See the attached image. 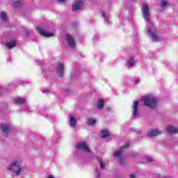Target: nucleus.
<instances>
[{"instance_id":"f257e3e1","label":"nucleus","mask_w":178,"mask_h":178,"mask_svg":"<svg viewBox=\"0 0 178 178\" xmlns=\"http://www.w3.org/2000/svg\"><path fill=\"white\" fill-rule=\"evenodd\" d=\"M142 15L146 22L145 31L152 40V42H156V26L151 20V13H149V6L144 3L142 6Z\"/></svg>"},{"instance_id":"f03ea898","label":"nucleus","mask_w":178,"mask_h":178,"mask_svg":"<svg viewBox=\"0 0 178 178\" xmlns=\"http://www.w3.org/2000/svg\"><path fill=\"white\" fill-rule=\"evenodd\" d=\"M8 170L14 172L16 176L20 175L21 172H23L22 167V161L19 160L13 161L10 165L8 166Z\"/></svg>"},{"instance_id":"7ed1b4c3","label":"nucleus","mask_w":178,"mask_h":178,"mask_svg":"<svg viewBox=\"0 0 178 178\" xmlns=\"http://www.w3.org/2000/svg\"><path fill=\"white\" fill-rule=\"evenodd\" d=\"M142 101L143 102V105L150 109H154L156 106V98L151 95L143 96Z\"/></svg>"},{"instance_id":"20e7f679","label":"nucleus","mask_w":178,"mask_h":178,"mask_svg":"<svg viewBox=\"0 0 178 178\" xmlns=\"http://www.w3.org/2000/svg\"><path fill=\"white\" fill-rule=\"evenodd\" d=\"M129 147H130V143H125V145L121 147L117 152H114L113 155L115 158H118V159H120V163L122 166L124 165V160L122 158V149H124V148H129Z\"/></svg>"},{"instance_id":"39448f33","label":"nucleus","mask_w":178,"mask_h":178,"mask_svg":"<svg viewBox=\"0 0 178 178\" xmlns=\"http://www.w3.org/2000/svg\"><path fill=\"white\" fill-rule=\"evenodd\" d=\"M76 149H82V151H84L87 154H91V149H90V147L86 142H80L77 143L76 145Z\"/></svg>"},{"instance_id":"423d86ee","label":"nucleus","mask_w":178,"mask_h":178,"mask_svg":"<svg viewBox=\"0 0 178 178\" xmlns=\"http://www.w3.org/2000/svg\"><path fill=\"white\" fill-rule=\"evenodd\" d=\"M83 1L81 0H76L72 4V11L77 12L78 10H81V8H83Z\"/></svg>"},{"instance_id":"0eeeda50","label":"nucleus","mask_w":178,"mask_h":178,"mask_svg":"<svg viewBox=\"0 0 178 178\" xmlns=\"http://www.w3.org/2000/svg\"><path fill=\"white\" fill-rule=\"evenodd\" d=\"M65 40L67 41L70 48H74L76 47V40H74V38L72 35L67 33L65 35Z\"/></svg>"},{"instance_id":"6e6552de","label":"nucleus","mask_w":178,"mask_h":178,"mask_svg":"<svg viewBox=\"0 0 178 178\" xmlns=\"http://www.w3.org/2000/svg\"><path fill=\"white\" fill-rule=\"evenodd\" d=\"M132 117H138V101H134L132 106Z\"/></svg>"},{"instance_id":"1a4fd4ad","label":"nucleus","mask_w":178,"mask_h":178,"mask_svg":"<svg viewBox=\"0 0 178 178\" xmlns=\"http://www.w3.org/2000/svg\"><path fill=\"white\" fill-rule=\"evenodd\" d=\"M37 31L40 34V35H43V37H53L54 34L51 33L48 31H42L41 27L36 28Z\"/></svg>"},{"instance_id":"9d476101","label":"nucleus","mask_w":178,"mask_h":178,"mask_svg":"<svg viewBox=\"0 0 178 178\" xmlns=\"http://www.w3.org/2000/svg\"><path fill=\"white\" fill-rule=\"evenodd\" d=\"M0 129L5 136H8L10 131V127L4 124H0Z\"/></svg>"},{"instance_id":"9b49d317","label":"nucleus","mask_w":178,"mask_h":178,"mask_svg":"<svg viewBox=\"0 0 178 178\" xmlns=\"http://www.w3.org/2000/svg\"><path fill=\"white\" fill-rule=\"evenodd\" d=\"M57 74H58L59 77H63V74H65V65L63 64H59L58 65Z\"/></svg>"},{"instance_id":"f8f14e48","label":"nucleus","mask_w":178,"mask_h":178,"mask_svg":"<svg viewBox=\"0 0 178 178\" xmlns=\"http://www.w3.org/2000/svg\"><path fill=\"white\" fill-rule=\"evenodd\" d=\"M166 131L170 134H175V133H178V128L170 125L167 127Z\"/></svg>"},{"instance_id":"ddd939ff","label":"nucleus","mask_w":178,"mask_h":178,"mask_svg":"<svg viewBox=\"0 0 178 178\" xmlns=\"http://www.w3.org/2000/svg\"><path fill=\"white\" fill-rule=\"evenodd\" d=\"M170 5L169 1H165V0H161V3H160V6H161V8L160 10L161 12H163V9H165V8H168Z\"/></svg>"},{"instance_id":"4468645a","label":"nucleus","mask_w":178,"mask_h":178,"mask_svg":"<svg viewBox=\"0 0 178 178\" xmlns=\"http://www.w3.org/2000/svg\"><path fill=\"white\" fill-rule=\"evenodd\" d=\"M24 102H26V99H24V98L17 97L14 99V103L17 105H23Z\"/></svg>"},{"instance_id":"2eb2a0df","label":"nucleus","mask_w":178,"mask_h":178,"mask_svg":"<svg viewBox=\"0 0 178 178\" xmlns=\"http://www.w3.org/2000/svg\"><path fill=\"white\" fill-rule=\"evenodd\" d=\"M77 123V120H76V118L73 116H70V127H76V124Z\"/></svg>"},{"instance_id":"dca6fc26","label":"nucleus","mask_w":178,"mask_h":178,"mask_svg":"<svg viewBox=\"0 0 178 178\" xmlns=\"http://www.w3.org/2000/svg\"><path fill=\"white\" fill-rule=\"evenodd\" d=\"M6 47L8 49H12V48H15V47H16V41L13 40V41L7 42L6 44Z\"/></svg>"},{"instance_id":"f3484780","label":"nucleus","mask_w":178,"mask_h":178,"mask_svg":"<svg viewBox=\"0 0 178 178\" xmlns=\"http://www.w3.org/2000/svg\"><path fill=\"white\" fill-rule=\"evenodd\" d=\"M0 19L1 22H8V15L6 13L2 12L0 13Z\"/></svg>"},{"instance_id":"a211bd4d","label":"nucleus","mask_w":178,"mask_h":178,"mask_svg":"<svg viewBox=\"0 0 178 178\" xmlns=\"http://www.w3.org/2000/svg\"><path fill=\"white\" fill-rule=\"evenodd\" d=\"M100 135L102 138H106V137H109V132L107 131V129H104L101 131Z\"/></svg>"},{"instance_id":"6ab92c4d","label":"nucleus","mask_w":178,"mask_h":178,"mask_svg":"<svg viewBox=\"0 0 178 178\" xmlns=\"http://www.w3.org/2000/svg\"><path fill=\"white\" fill-rule=\"evenodd\" d=\"M147 136L149 138H152V137H155V136H156V129H152L150 130Z\"/></svg>"},{"instance_id":"aec40b11","label":"nucleus","mask_w":178,"mask_h":178,"mask_svg":"<svg viewBox=\"0 0 178 178\" xmlns=\"http://www.w3.org/2000/svg\"><path fill=\"white\" fill-rule=\"evenodd\" d=\"M96 159L98 163H99L100 169L102 170L105 169V164H104V161H102V159L101 157H97Z\"/></svg>"},{"instance_id":"412c9836","label":"nucleus","mask_w":178,"mask_h":178,"mask_svg":"<svg viewBox=\"0 0 178 178\" xmlns=\"http://www.w3.org/2000/svg\"><path fill=\"white\" fill-rule=\"evenodd\" d=\"M134 63H135L134 59H133V58L130 57L127 61L128 69L133 67V66H134Z\"/></svg>"},{"instance_id":"4be33fe9","label":"nucleus","mask_w":178,"mask_h":178,"mask_svg":"<svg viewBox=\"0 0 178 178\" xmlns=\"http://www.w3.org/2000/svg\"><path fill=\"white\" fill-rule=\"evenodd\" d=\"M104 104L105 102L103 99H99L97 102V109H102V108H104Z\"/></svg>"},{"instance_id":"5701e85b","label":"nucleus","mask_w":178,"mask_h":178,"mask_svg":"<svg viewBox=\"0 0 178 178\" xmlns=\"http://www.w3.org/2000/svg\"><path fill=\"white\" fill-rule=\"evenodd\" d=\"M96 122H97V120L95 119L88 118L87 124L88 126H92V125L95 124Z\"/></svg>"},{"instance_id":"b1692460","label":"nucleus","mask_w":178,"mask_h":178,"mask_svg":"<svg viewBox=\"0 0 178 178\" xmlns=\"http://www.w3.org/2000/svg\"><path fill=\"white\" fill-rule=\"evenodd\" d=\"M102 17H104L106 24H108L109 17H108V16H106V14H105V12H104V11L102 12Z\"/></svg>"},{"instance_id":"393cba45","label":"nucleus","mask_w":178,"mask_h":178,"mask_svg":"<svg viewBox=\"0 0 178 178\" xmlns=\"http://www.w3.org/2000/svg\"><path fill=\"white\" fill-rule=\"evenodd\" d=\"M12 5L15 8H19L22 5V2L19 0H15L12 1Z\"/></svg>"},{"instance_id":"a878e982","label":"nucleus","mask_w":178,"mask_h":178,"mask_svg":"<svg viewBox=\"0 0 178 178\" xmlns=\"http://www.w3.org/2000/svg\"><path fill=\"white\" fill-rule=\"evenodd\" d=\"M42 73L43 74V76L44 77H47V73H49V70L48 69L42 70Z\"/></svg>"},{"instance_id":"bb28decb","label":"nucleus","mask_w":178,"mask_h":178,"mask_svg":"<svg viewBox=\"0 0 178 178\" xmlns=\"http://www.w3.org/2000/svg\"><path fill=\"white\" fill-rule=\"evenodd\" d=\"M145 160L147 161V162H149V163H152V162H154V160L152 159V158L149 156H146Z\"/></svg>"},{"instance_id":"cd10ccee","label":"nucleus","mask_w":178,"mask_h":178,"mask_svg":"<svg viewBox=\"0 0 178 178\" xmlns=\"http://www.w3.org/2000/svg\"><path fill=\"white\" fill-rule=\"evenodd\" d=\"M96 177H101V171L96 170Z\"/></svg>"},{"instance_id":"c85d7f7f","label":"nucleus","mask_w":178,"mask_h":178,"mask_svg":"<svg viewBox=\"0 0 178 178\" xmlns=\"http://www.w3.org/2000/svg\"><path fill=\"white\" fill-rule=\"evenodd\" d=\"M57 1L63 3V2H66V0H57Z\"/></svg>"},{"instance_id":"c756f323","label":"nucleus","mask_w":178,"mask_h":178,"mask_svg":"<svg viewBox=\"0 0 178 178\" xmlns=\"http://www.w3.org/2000/svg\"><path fill=\"white\" fill-rule=\"evenodd\" d=\"M157 178H170L169 177H161V175H157Z\"/></svg>"},{"instance_id":"7c9ffc66","label":"nucleus","mask_w":178,"mask_h":178,"mask_svg":"<svg viewBox=\"0 0 178 178\" xmlns=\"http://www.w3.org/2000/svg\"><path fill=\"white\" fill-rule=\"evenodd\" d=\"M43 93L44 94H49V90H44Z\"/></svg>"},{"instance_id":"2f4dec72","label":"nucleus","mask_w":178,"mask_h":178,"mask_svg":"<svg viewBox=\"0 0 178 178\" xmlns=\"http://www.w3.org/2000/svg\"><path fill=\"white\" fill-rule=\"evenodd\" d=\"M106 110L109 111H112V108L111 107H106Z\"/></svg>"},{"instance_id":"473e14b6","label":"nucleus","mask_w":178,"mask_h":178,"mask_svg":"<svg viewBox=\"0 0 178 178\" xmlns=\"http://www.w3.org/2000/svg\"><path fill=\"white\" fill-rule=\"evenodd\" d=\"M30 34V31H26V37H29V35Z\"/></svg>"},{"instance_id":"72a5a7b5","label":"nucleus","mask_w":178,"mask_h":178,"mask_svg":"<svg viewBox=\"0 0 178 178\" xmlns=\"http://www.w3.org/2000/svg\"><path fill=\"white\" fill-rule=\"evenodd\" d=\"M130 177H131V178H136V175H135L134 174H131V175H130Z\"/></svg>"},{"instance_id":"f704fd0d","label":"nucleus","mask_w":178,"mask_h":178,"mask_svg":"<svg viewBox=\"0 0 178 178\" xmlns=\"http://www.w3.org/2000/svg\"><path fill=\"white\" fill-rule=\"evenodd\" d=\"M138 83H140V80H138L135 82V84H138Z\"/></svg>"},{"instance_id":"c9c22d12","label":"nucleus","mask_w":178,"mask_h":178,"mask_svg":"<svg viewBox=\"0 0 178 178\" xmlns=\"http://www.w3.org/2000/svg\"><path fill=\"white\" fill-rule=\"evenodd\" d=\"M159 40V36H156V41Z\"/></svg>"},{"instance_id":"e433bc0d","label":"nucleus","mask_w":178,"mask_h":178,"mask_svg":"<svg viewBox=\"0 0 178 178\" xmlns=\"http://www.w3.org/2000/svg\"><path fill=\"white\" fill-rule=\"evenodd\" d=\"M47 178H54V177H52V175H49Z\"/></svg>"},{"instance_id":"4c0bfd02","label":"nucleus","mask_w":178,"mask_h":178,"mask_svg":"<svg viewBox=\"0 0 178 178\" xmlns=\"http://www.w3.org/2000/svg\"><path fill=\"white\" fill-rule=\"evenodd\" d=\"M156 134H159V131L158 129L156 130Z\"/></svg>"},{"instance_id":"58836bf2","label":"nucleus","mask_w":178,"mask_h":178,"mask_svg":"<svg viewBox=\"0 0 178 178\" xmlns=\"http://www.w3.org/2000/svg\"><path fill=\"white\" fill-rule=\"evenodd\" d=\"M27 112H30V108H28Z\"/></svg>"},{"instance_id":"ea45409f","label":"nucleus","mask_w":178,"mask_h":178,"mask_svg":"<svg viewBox=\"0 0 178 178\" xmlns=\"http://www.w3.org/2000/svg\"><path fill=\"white\" fill-rule=\"evenodd\" d=\"M37 63H41V62H40V60H37Z\"/></svg>"}]
</instances>
